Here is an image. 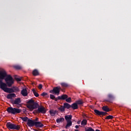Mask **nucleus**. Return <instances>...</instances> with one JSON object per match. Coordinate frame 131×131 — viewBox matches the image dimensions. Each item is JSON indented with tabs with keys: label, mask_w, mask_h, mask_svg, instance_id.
<instances>
[{
	"label": "nucleus",
	"mask_w": 131,
	"mask_h": 131,
	"mask_svg": "<svg viewBox=\"0 0 131 131\" xmlns=\"http://www.w3.org/2000/svg\"><path fill=\"white\" fill-rule=\"evenodd\" d=\"M6 77L5 79V78ZM5 79L6 84H7L8 86L10 88L12 86V84L14 83V80L13 79V77L11 75H7V73L6 71H0V80L3 81V80Z\"/></svg>",
	"instance_id": "f257e3e1"
},
{
	"label": "nucleus",
	"mask_w": 131,
	"mask_h": 131,
	"mask_svg": "<svg viewBox=\"0 0 131 131\" xmlns=\"http://www.w3.org/2000/svg\"><path fill=\"white\" fill-rule=\"evenodd\" d=\"M7 84L3 82V81L0 80V89L4 91L5 93H17L19 92V88L16 86H13L12 88H7Z\"/></svg>",
	"instance_id": "f03ea898"
},
{
	"label": "nucleus",
	"mask_w": 131,
	"mask_h": 131,
	"mask_svg": "<svg viewBox=\"0 0 131 131\" xmlns=\"http://www.w3.org/2000/svg\"><path fill=\"white\" fill-rule=\"evenodd\" d=\"M6 126L9 129H16V130H19V129H20V125H16L11 122L7 123Z\"/></svg>",
	"instance_id": "7ed1b4c3"
},
{
	"label": "nucleus",
	"mask_w": 131,
	"mask_h": 131,
	"mask_svg": "<svg viewBox=\"0 0 131 131\" xmlns=\"http://www.w3.org/2000/svg\"><path fill=\"white\" fill-rule=\"evenodd\" d=\"M60 91H61V86H57L53 88V90L49 91V93H50V94H55V95L59 96L60 94Z\"/></svg>",
	"instance_id": "20e7f679"
},
{
	"label": "nucleus",
	"mask_w": 131,
	"mask_h": 131,
	"mask_svg": "<svg viewBox=\"0 0 131 131\" xmlns=\"http://www.w3.org/2000/svg\"><path fill=\"white\" fill-rule=\"evenodd\" d=\"M27 107L28 108V109H30V110L32 111V110H34V109H37V108H38V107H39V105L37 102L34 101L33 103H32V104H28Z\"/></svg>",
	"instance_id": "39448f33"
},
{
	"label": "nucleus",
	"mask_w": 131,
	"mask_h": 131,
	"mask_svg": "<svg viewBox=\"0 0 131 131\" xmlns=\"http://www.w3.org/2000/svg\"><path fill=\"white\" fill-rule=\"evenodd\" d=\"M70 108H71V105L68 103L66 102L63 103V106L58 108V110H59V111H61V112H64L65 111V108L70 109Z\"/></svg>",
	"instance_id": "423d86ee"
},
{
	"label": "nucleus",
	"mask_w": 131,
	"mask_h": 131,
	"mask_svg": "<svg viewBox=\"0 0 131 131\" xmlns=\"http://www.w3.org/2000/svg\"><path fill=\"white\" fill-rule=\"evenodd\" d=\"M36 113H42V114H46L47 113V110L43 106H38V109L35 111Z\"/></svg>",
	"instance_id": "0eeeda50"
},
{
	"label": "nucleus",
	"mask_w": 131,
	"mask_h": 131,
	"mask_svg": "<svg viewBox=\"0 0 131 131\" xmlns=\"http://www.w3.org/2000/svg\"><path fill=\"white\" fill-rule=\"evenodd\" d=\"M95 115H98L99 116H105L106 114H108L106 112H101L98 110H94Z\"/></svg>",
	"instance_id": "6e6552de"
},
{
	"label": "nucleus",
	"mask_w": 131,
	"mask_h": 131,
	"mask_svg": "<svg viewBox=\"0 0 131 131\" xmlns=\"http://www.w3.org/2000/svg\"><path fill=\"white\" fill-rule=\"evenodd\" d=\"M108 99H105L104 101L105 102H109L110 103H111L114 99H115V97L112 94H108L107 95Z\"/></svg>",
	"instance_id": "1a4fd4ad"
},
{
	"label": "nucleus",
	"mask_w": 131,
	"mask_h": 131,
	"mask_svg": "<svg viewBox=\"0 0 131 131\" xmlns=\"http://www.w3.org/2000/svg\"><path fill=\"white\" fill-rule=\"evenodd\" d=\"M27 124L29 126V127H32L33 126H35V121L32 120L28 119L27 122Z\"/></svg>",
	"instance_id": "9d476101"
},
{
	"label": "nucleus",
	"mask_w": 131,
	"mask_h": 131,
	"mask_svg": "<svg viewBox=\"0 0 131 131\" xmlns=\"http://www.w3.org/2000/svg\"><path fill=\"white\" fill-rule=\"evenodd\" d=\"M21 103V98H18L15 99L13 101H12V105H19Z\"/></svg>",
	"instance_id": "9b49d317"
},
{
	"label": "nucleus",
	"mask_w": 131,
	"mask_h": 131,
	"mask_svg": "<svg viewBox=\"0 0 131 131\" xmlns=\"http://www.w3.org/2000/svg\"><path fill=\"white\" fill-rule=\"evenodd\" d=\"M21 95L24 97H27L28 96V92L26 89H23L21 91Z\"/></svg>",
	"instance_id": "f8f14e48"
},
{
	"label": "nucleus",
	"mask_w": 131,
	"mask_h": 131,
	"mask_svg": "<svg viewBox=\"0 0 131 131\" xmlns=\"http://www.w3.org/2000/svg\"><path fill=\"white\" fill-rule=\"evenodd\" d=\"M16 97V94L15 93H10L8 94L7 96V99H9L10 100H12L13 98Z\"/></svg>",
	"instance_id": "ddd939ff"
},
{
	"label": "nucleus",
	"mask_w": 131,
	"mask_h": 131,
	"mask_svg": "<svg viewBox=\"0 0 131 131\" xmlns=\"http://www.w3.org/2000/svg\"><path fill=\"white\" fill-rule=\"evenodd\" d=\"M35 126L36 127L41 128L43 127L44 125L40 122H35Z\"/></svg>",
	"instance_id": "4468645a"
},
{
	"label": "nucleus",
	"mask_w": 131,
	"mask_h": 131,
	"mask_svg": "<svg viewBox=\"0 0 131 131\" xmlns=\"http://www.w3.org/2000/svg\"><path fill=\"white\" fill-rule=\"evenodd\" d=\"M68 98V95L66 94H63L61 96H58V100H66Z\"/></svg>",
	"instance_id": "2eb2a0df"
},
{
	"label": "nucleus",
	"mask_w": 131,
	"mask_h": 131,
	"mask_svg": "<svg viewBox=\"0 0 131 131\" xmlns=\"http://www.w3.org/2000/svg\"><path fill=\"white\" fill-rule=\"evenodd\" d=\"M14 107H9L7 108V111L8 113H10L11 114L14 115Z\"/></svg>",
	"instance_id": "dca6fc26"
},
{
	"label": "nucleus",
	"mask_w": 131,
	"mask_h": 131,
	"mask_svg": "<svg viewBox=\"0 0 131 131\" xmlns=\"http://www.w3.org/2000/svg\"><path fill=\"white\" fill-rule=\"evenodd\" d=\"M64 119L66 121H71L72 119V115H68L64 116Z\"/></svg>",
	"instance_id": "f3484780"
},
{
	"label": "nucleus",
	"mask_w": 131,
	"mask_h": 131,
	"mask_svg": "<svg viewBox=\"0 0 131 131\" xmlns=\"http://www.w3.org/2000/svg\"><path fill=\"white\" fill-rule=\"evenodd\" d=\"M71 108H73V110H76L78 109V105L76 102L74 103L71 105Z\"/></svg>",
	"instance_id": "a211bd4d"
},
{
	"label": "nucleus",
	"mask_w": 131,
	"mask_h": 131,
	"mask_svg": "<svg viewBox=\"0 0 131 131\" xmlns=\"http://www.w3.org/2000/svg\"><path fill=\"white\" fill-rule=\"evenodd\" d=\"M20 113H21V110L14 107L13 115H16V114H18Z\"/></svg>",
	"instance_id": "6ab92c4d"
},
{
	"label": "nucleus",
	"mask_w": 131,
	"mask_h": 131,
	"mask_svg": "<svg viewBox=\"0 0 131 131\" xmlns=\"http://www.w3.org/2000/svg\"><path fill=\"white\" fill-rule=\"evenodd\" d=\"M70 126H72V121H67V125L65 126L66 128H68V127H70Z\"/></svg>",
	"instance_id": "aec40b11"
},
{
	"label": "nucleus",
	"mask_w": 131,
	"mask_h": 131,
	"mask_svg": "<svg viewBox=\"0 0 131 131\" xmlns=\"http://www.w3.org/2000/svg\"><path fill=\"white\" fill-rule=\"evenodd\" d=\"M32 74L34 76H37L39 75V73L38 72V71L36 69H35L32 72Z\"/></svg>",
	"instance_id": "412c9836"
},
{
	"label": "nucleus",
	"mask_w": 131,
	"mask_h": 131,
	"mask_svg": "<svg viewBox=\"0 0 131 131\" xmlns=\"http://www.w3.org/2000/svg\"><path fill=\"white\" fill-rule=\"evenodd\" d=\"M60 85H61L62 88H69V86H70L69 84L66 82L60 83Z\"/></svg>",
	"instance_id": "4be33fe9"
},
{
	"label": "nucleus",
	"mask_w": 131,
	"mask_h": 131,
	"mask_svg": "<svg viewBox=\"0 0 131 131\" xmlns=\"http://www.w3.org/2000/svg\"><path fill=\"white\" fill-rule=\"evenodd\" d=\"M102 109L103 111H105L107 113V112H109L110 111V108L108 107L107 106H104L102 107Z\"/></svg>",
	"instance_id": "5701e85b"
},
{
	"label": "nucleus",
	"mask_w": 131,
	"mask_h": 131,
	"mask_svg": "<svg viewBox=\"0 0 131 131\" xmlns=\"http://www.w3.org/2000/svg\"><path fill=\"white\" fill-rule=\"evenodd\" d=\"M49 112L52 116H55V115H56V113H57V111L51 110L49 111Z\"/></svg>",
	"instance_id": "b1692460"
},
{
	"label": "nucleus",
	"mask_w": 131,
	"mask_h": 131,
	"mask_svg": "<svg viewBox=\"0 0 131 131\" xmlns=\"http://www.w3.org/2000/svg\"><path fill=\"white\" fill-rule=\"evenodd\" d=\"M65 120L64 118H60L56 119L57 123H60V122H63Z\"/></svg>",
	"instance_id": "393cba45"
},
{
	"label": "nucleus",
	"mask_w": 131,
	"mask_h": 131,
	"mask_svg": "<svg viewBox=\"0 0 131 131\" xmlns=\"http://www.w3.org/2000/svg\"><path fill=\"white\" fill-rule=\"evenodd\" d=\"M87 123H88V121L86 119H83L81 122V125H83V126L86 125Z\"/></svg>",
	"instance_id": "a878e982"
},
{
	"label": "nucleus",
	"mask_w": 131,
	"mask_h": 131,
	"mask_svg": "<svg viewBox=\"0 0 131 131\" xmlns=\"http://www.w3.org/2000/svg\"><path fill=\"white\" fill-rule=\"evenodd\" d=\"M14 68H15V69H17V70H20V69H22V67L20 65H15L14 66Z\"/></svg>",
	"instance_id": "bb28decb"
},
{
	"label": "nucleus",
	"mask_w": 131,
	"mask_h": 131,
	"mask_svg": "<svg viewBox=\"0 0 131 131\" xmlns=\"http://www.w3.org/2000/svg\"><path fill=\"white\" fill-rule=\"evenodd\" d=\"M20 119H21V120H23V121H24V122H26L27 121H28V117H20Z\"/></svg>",
	"instance_id": "cd10ccee"
},
{
	"label": "nucleus",
	"mask_w": 131,
	"mask_h": 131,
	"mask_svg": "<svg viewBox=\"0 0 131 131\" xmlns=\"http://www.w3.org/2000/svg\"><path fill=\"white\" fill-rule=\"evenodd\" d=\"M34 102V100L33 99H30L27 102V105H32Z\"/></svg>",
	"instance_id": "c85d7f7f"
},
{
	"label": "nucleus",
	"mask_w": 131,
	"mask_h": 131,
	"mask_svg": "<svg viewBox=\"0 0 131 131\" xmlns=\"http://www.w3.org/2000/svg\"><path fill=\"white\" fill-rule=\"evenodd\" d=\"M113 118H114V117L111 115H108L105 118V119L109 120L110 119H113Z\"/></svg>",
	"instance_id": "c756f323"
},
{
	"label": "nucleus",
	"mask_w": 131,
	"mask_h": 131,
	"mask_svg": "<svg viewBox=\"0 0 131 131\" xmlns=\"http://www.w3.org/2000/svg\"><path fill=\"white\" fill-rule=\"evenodd\" d=\"M66 101L67 103H71L72 102V99L71 97H69L66 99Z\"/></svg>",
	"instance_id": "7c9ffc66"
},
{
	"label": "nucleus",
	"mask_w": 131,
	"mask_h": 131,
	"mask_svg": "<svg viewBox=\"0 0 131 131\" xmlns=\"http://www.w3.org/2000/svg\"><path fill=\"white\" fill-rule=\"evenodd\" d=\"M76 103L77 105H82V104H83V102L81 100H78L76 101Z\"/></svg>",
	"instance_id": "2f4dec72"
},
{
	"label": "nucleus",
	"mask_w": 131,
	"mask_h": 131,
	"mask_svg": "<svg viewBox=\"0 0 131 131\" xmlns=\"http://www.w3.org/2000/svg\"><path fill=\"white\" fill-rule=\"evenodd\" d=\"M50 99H51V100H55V99H56V97L53 94H50Z\"/></svg>",
	"instance_id": "473e14b6"
},
{
	"label": "nucleus",
	"mask_w": 131,
	"mask_h": 131,
	"mask_svg": "<svg viewBox=\"0 0 131 131\" xmlns=\"http://www.w3.org/2000/svg\"><path fill=\"white\" fill-rule=\"evenodd\" d=\"M14 78L16 81H21V78L17 77V76H15Z\"/></svg>",
	"instance_id": "72a5a7b5"
},
{
	"label": "nucleus",
	"mask_w": 131,
	"mask_h": 131,
	"mask_svg": "<svg viewBox=\"0 0 131 131\" xmlns=\"http://www.w3.org/2000/svg\"><path fill=\"white\" fill-rule=\"evenodd\" d=\"M35 97H39V95L38 94V93L37 92H36V91H34V93H33Z\"/></svg>",
	"instance_id": "f704fd0d"
},
{
	"label": "nucleus",
	"mask_w": 131,
	"mask_h": 131,
	"mask_svg": "<svg viewBox=\"0 0 131 131\" xmlns=\"http://www.w3.org/2000/svg\"><path fill=\"white\" fill-rule=\"evenodd\" d=\"M85 131H95V130L94 129H93V128L90 127L88 128V129L87 130H86Z\"/></svg>",
	"instance_id": "c9c22d12"
},
{
	"label": "nucleus",
	"mask_w": 131,
	"mask_h": 131,
	"mask_svg": "<svg viewBox=\"0 0 131 131\" xmlns=\"http://www.w3.org/2000/svg\"><path fill=\"white\" fill-rule=\"evenodd\" d=\"M48 95V93H45V92H43L41 94V96H42V97H45V96H47Z\"/></svg>",
	"instance_id": "e433bc0d"
},
{
	"label": "nucleus",
	"mask_w": 131,
	"mask_h": 131,
	"mask_svg": "<svg viewBox=\"0 0 131 131\" xmlns=\"http://www.w3.org/2000/svg\"><path fill=\"white\" fill-rule=\"evenodd\" d=\"M38 89H39V90H41V89H42V84H40L38 86Z\"/></svg>",
	"instance_id": "4c0bfd02"
},
{
	"label": "nucleus",
	"mask_w": 131,
	"mask_h": 131,
	"mask_svg": "<svg viewBox=\"0 0 131 131\" xmlns=\"http://www.w3.org/2000/svg\"><path fill=\"white\" fill-rule=\"evenodd\" d=\"M33 121L37 122L36 121H38V118H36L35 119L33 120Z\"/></svg>",
	"instance_id": "58836bf2"
},
{
	"label": "nucleus",
	"mask_w": 131,
	"mask_h": 131,
	"mask_svg": "<svg viewBox=\"0 0 131 131\" xmlns=\"http://www.w3.org/2000/svg\"><path fill=\"white\" fill-rule=\"evenodd\" d=\"M58 100H59V99H58V97H57V98H55L54 99V100H55V101H58Z\"/></svg>",
	"instance_id": "ea45409f"
},
{
	"label": "nucleus",
	"mask_w": 131,
	"mask_h": 131,
	"mask_svg": "<svg viewBox=\"0 0 131 131\" xmlns=\"http://www.w3.org/2000/svg\"><path fill=\"white\" fill-rule=\"evenodd\" d=\"M79 126H78V125L75 126V128H79Z\"/></svg>",
	"instance_id": "a19ab883"
},
{
	"label": "nucleus",
	"mask_w": 131,
	"mask_h": 131,
	"mask_svg": "<svg viewBox=\"0 0 131 131\" xmlns=\"http://www.w3.org/2000/svg\"><path fill=\"white\" fill-rule=\"evenodd\" d=\"M32 92H33V93H34V92H36V91H35V90L34 89H32Z\"/></svg>",
	"instance_id": "79ce46f5"
},
{
	"label": "nucleus",
	"mask_w": 131,
	"mask_h": 131,
	"mask_svg": "<svg viewBox=\"0 0 131 131\" xmlns=\"http://www.w3.org/2000/svg\"><path fill=\"white\" fill-rule=\"evenodd\" d=\"M85 117H88L86 116V115H84L83 116V118H85Z\"/></svg>",
	"instance_id": "37998d69"
},
{
	"label": "nucleus",
	"mask_w": 131,
	"mask_h": 131,
	"mask_svg": "<svg viewBox=\"0 0 131 131\" xmlns=\"http://www.w3.org/2000/svg\"><path fill=\"white\" fill-rule=\"evenodd\" d=\"M77 123L78 124H79V123H80V121H78Z\"/></svg>",
	"instance_id": "c03bdc74"
},
{
	"label": "nucleus",
	"mask_w": 131,
	"mask_h": 131,
	"mask_svg": "<svg viewBox=\"0 0 131 131\" xmlns=\"http://www.w3.org/2000/svg\"><path fill=\"white\" fill-rule=\"evenodd\" d=\"M95 131H101V130H100L99 129H96Z\"/></svg>",
	"instance_id": "a18cd8bd"
},
{
	"label": "nucleus",
	"mask_w": 131,
	"mask_h": 131,
	"mask_svg": "<svg viewBox=\"0 0 131 131\" xmlns=\"http://www.w3.org/2000/svg\"><path fill=\"white\" fill-rule=\"evenodd\" d=\"M75 131H79L78 129H75Z\"/></svg>",
	"instance_id": "49530a36"
},
{
	"label": "nucleus",
	"mask_w": 131,
	"mask_h": 131,
	"mask_svg": "<svg viewBox=\"0 0 131 131\" xmlns=\"http://www.w3.org/2000/svg\"><path fill=\"white\" fill-rule=\"evenodd\" d=\"M34 130H35V131H37V130H36V129H34Z\"/></svg>",
	"instance_id": "de8ad7c7"
}]
</instances>
